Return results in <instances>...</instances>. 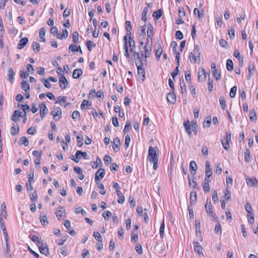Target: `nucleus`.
<instances>
[{"label":"nucleus","instance_id":"21","mask_svg":"<svg viewBox=\"0 0 258 258\" xmlns=\"http://www.w3.org/2000/svg\"><path fill=\"white\" fill-rule=\"evenodd\" d=\"M197 199V193L195 191H192L190 194V204H194Z\"/></svg>","mask_w":258,"mask_h":258},{"label":"nucleus","instance_id":"52","mask_svg":"<svg viewBox=\"0 0 258 258\" xmlns=\"http://www.w3.org/2000/svg\"><path fill=\"white\" fill-rule=\"evenodd\" d=\"M11 130H12V131H11L12 135H16L18 134L19 131V128L17 125V126L14 125L11 127Z\"/></svg>","mask_w":258,"mask_h":258},{"label":"nucleus","instance_id":"28","mask_svg":"<svg viewBox=\"0 0 258 258\" xmlns=\"http://www.w3.org/2000/svg\"><path fill=\"white\" fill-rule=\"evenodd\" d=\"M153 35H154L153 27L152 25L151 24H150L148 28L147 35L149 38H150L152 39L153 38Z\"/></svg>","mask_w":258,"mask_h":258},{"label":"nucleus","instance_id":"29","mask_svg":"<svg viewBox=\"0 0 258 258\" xmlns=\"http://www.w3.org/2000/svg\"><path fill=\"white\" fill-rule=\"evenodd\" d=\"M226 68L229 71H232L233 70V64L231 59H228L227 60Z\"/></svg>","mask_w":258,"mask_h":258},{"label":"nucleus","instance_id":"61","mask_svg":"<svg viewBox=\"0 0 258 258\" xmlns=\"http://www.w3.org/2000/svg\"><path fill=\"white\" fill-rule=\"evenodd\" d=\"M245 209L246 211L247 212L248 215H250L251 213H252L251 207L250 204L246 203L245 205Z\"/></svg>","mask_w":258,"mask_h":258},{"label":"nucleus","instance_id":"30","mask_svg":"<svg viewBox=\"0 0 258 258\" xmlns=\"http://www.w3.org/2000/svg\"><path fill=\"white\" fill-rule=\"evenodd\" d=\"M249 118L251 122H254L256 119V112L254 110H251L249 112Z\"/></svg>","mask_w":258,"mask_h":258},{"label":"nucleus","instance_id":"38","mask_svg":"<svg viewBox=\"0 0 258 258\" xmlns=\"http://www.w3.org/2000/svg\"><path fill=\"white\" fill-rule=\"evenodd\" d=\"M45 34V29L44 28H41L39 31V37L43 42H45V39L44 35Z\"/></svg>","mask_w":258,"mask_h":258},{"label":"nucleus","instance_id":"25","mask_svg":"<svg viewBox=\"0 0 258 258\" xmlns=\"http://www.w3.org/2000/svg\"><path fill=\"white\" fill-rule=\"evenodd\" d=\"M251 159L252 157L250 155V151L247 149L244 152V160L246 162H249Z\"/></svg>","mask_w":258,"mask_h":258},{"label":"nucleus","instance_id":"49","mask_svg":"<svg viewBox=\"0 0 258 258\" xmlns=\"http://www.w3.org/2000/svg\"><path fill=\"white\" fill-rule=\"evenodd\" d=\"M148 12V8H145L142 13V20L146 22L147 21V13Z\"/></svg>","mask_w":258,"mask_h":258},{"label":"nucleus","instance_id":"18","mask_svg":"<svg viewBox=\"0 0 258 258\" xmlns=\"http://www.w3.org/2000/svg\"><path fill=\"white\" fill-rule=\"evenodd\" d=\"M206 79V75L204 69H202L201 71H199L198 80L200 82H204Z\"/></svg>","mask_w":258,"mask_h":258},{"label":"nucleus","instance_id":"10","mask_svg":"<svg viewBox=\"0 0 258 258\" xmlns=\"http://www.w3.org/2000/svg\"><path fill=\"white\" fill-rule=\"evenodd\" d=\"M48 112V109L46 106L45 103L43 102L41 104L40 109V114L41 116V119H43L46 114Z\"/></svg>","mask_w":258,"mask_h":258},{"label":"nucleus","instance_id":"43","mask_svg":"<svg viewBox=\"0 0 258 258\" xmlns=\"http://www.w3.org/2000/svg\"><path fill=\"white\" fill-rule=\"evenodd\" d=\"M0 226L3 231V233L5 237V240H7V237H8V235L6 230V227L5 225V223L1 224Z\"/></svg>","mask_w":258,"mask_h":258},{"label":"nucleus","instance_id":"15","mask_svg":"<svg viewBox=\"0 0 258 258\" xmlns=\"http://www.w3.org/2000/svg\"><path fill=\"white\" fill-rule=\"evenodd\" d=\"M28 42V38L24 37L21 39L18 44V48L21 49L23 48Z\"/></svg>","mask_w":258,"mask_h":258},{"label":"nucleus","instance_id":"48","mask_svg":"<svg viewBox=\"0 0 258 258\" xmlns=\"http://www.w3.org/2000/svg\"><path fill=\"white\" fill-rule=\"evenodd\" d=\"M41 82L43 83L44 86L46 88L49 89L51 88V86L49 83V80H48V78L47 79H42Z\"/></svg>","mask_w":258,"mask_h":258},{"label":"nucleus","instance_id":"55","mask_svg":"<svg viewBox=\"0 0 258 258\" xmlns=\"http://www.w3.org/2000/svg\"><path fill=\"white\" fill-rule=\"evenodd\" d=\"M86 45L88 49L90 51L92 48V46L95 47L96 45L93 44V42L90 40H87L86 43Z\"/></svg>","mask_w":258,"mask_h":258},{"label":"nucleus","instance_id":"46","mask_svg":"<svg viewBox=\"0 0 258 258\" xmlns=\"http://www.w3.org/2000/svg\"><path fill=\"white\" fill-rule=\"evenodd\" d=\"M91 105V102H89L87 100H84L82 102V109L86 108Z\"/></svg>","mask_w":258,"mask_h":258},{"label":"nucleus","instance_id":"1","mask_svg":"<svg viewBox=\"0 0 258 258\" xmlns=\"http://www.w3.org/2000/svg\"><path fill=\"white\" fill-rule=\"evenodd\" d=\"M201 54L200 52V46L198 44L195 45L194 49L189 54L190 61L192 63H195L196 61L200 63L201 60Z\"/></svg>","mask_w":258,"mask_h":258},{"label":"nucleus","instance_id":"12","mask_svg":"<svg viewBox=\"0 0 258 258\" xmlns=\"http://www.w3.org/2000/svg\"><path fill=\"white\" fill-rule=\"evenodd\" d=\"M205 210L208 214L213 217H214V214L213 212V207L210 201L208 202V200L205 205Z\"/></svg>","mask_w":258,"mask_h":258},{"label":"nucleus","instance_id":"56","mask_svg":"<svg viewBox=\"0 0 258 258\" xmlns=\"http://www.w3.org/2000/svg\"><path fill=\"white\" fill-rule=\"evenodd\" d=\"M31 240L34 242H37L38 245L42 244V243L43 242L41 239H40L38 236L35 235H33L32 237Z\"/></svg>","mask_w":258,"mask_h":258},{"label":"nucleus","instance_id":"24","mask_svg":"<svg viewBox=\"0 0 258 258\" xmlns=\"http://www.w3.org/2000/svg\"><path fill=\"white\" fill-rule=\"evenodd\" d=\"M21 88L23 89L26 92H29L30 90V86L29 83L25 81H23L21 82Z\"/></svg>","mask_w":258,"mask_h":258},{"label":"nucleus","instance_id":"23","mask_svg":"<svg viewBox=\"0 0 258 258\" xmlns=\"http://www.w3.org/2000/svg\"><path fill=\"white\" fill-rule=\"evenodd\" d=\"M163 49L161 47L160 43L158 44V47L157 50H156L155 55L157 59V60H159L160 57L162 53Z\"/></svg>","mask_w":258,"mask_h":258},{"label":"nucleus","instance_id":"36","mask_svg":"<svg viewBox=\"0 0 258 258\" xmlns=\"http://www.w3.org/2000/svg\"><path fill=\"white\" fill-rule=\"evenodd\" d=\"M164 228H165V223L164 221L163 220L161 224V226L160 227V236L161 238H163L164 237Z\"/></svg>","mask_w":258,"mask_h":258},{"label":"nucleus","instance_id":"13","mask_svg":"<svg viewBox=\"0 0 258 258\" xmlns=\"http://www.w3.org/2000/svg\"><path fill=\"white\" fill-rule=\"evenodd\" d=\"M68 85V82L67 79L63 74H61L59 79V86L60 88L62 89H64L67 88Z\"/></svg>","mask_w":258,"mask_h":258},{"label":"nucleus","instance_id":"8","mask_svg":"<svg viewBox=\"0 0 258 258\" xmlns=\"http://www.w3.org/2000/svg\"><path fill=\"white\" fill-rule=\"evenodd\" d=\"M38 247L42 254H44L46 256L49 255V249L46 244H43L42 242V244L38 245Z\"/></svg>","mask_w":258,"mask_h":258},{"label":"nucleus","instance_id":"39","mask_svg":"<svg viewBox=\"0 0 258 258\" xmlns=\"http://www.w3.org/2000/svg\"><path fill=\"white\" fill-rule=\"evenodd\" d=\"M197 13L198 16L200 19L203 18L204 17V12L203 10L199 11L198 9L195 8L194 10V13L195 15Z\"/></svg>","mask_w":258,"mask_h":258},{"label":"nucleus","instance_id":"34","mask_svg":"<svg viewBox=\"0 0 258 258\" xmlns=\"http://www.w3.org/2000/svg\"><path fill=\"white\" fill-rule=\"evenodd\" d=\"M162 15V11L161 9L158 10L153 13V17L158 20Z\"/></svg>","mask_w":258,"mask_h":258},{"label":"nucleus","instance_id":"32","mask_svg":"<svg viewBox=\"0 0 258 258\" xmlns=\"http://www.w3.org/2000/svg\"><path fill=\"white\" fill-rule=\"evenodd\" d=\"M81 156V151L78 150L76 152L75 156H73L71 159L74 160L75 162L78 163L79 162V159Z\"/></svg>","mask_w":258,"mask_h":258},{"label":"nucleus","instance_id":"27","mask_svg":"<svg viewBox=\"0 0 258 258\" xmlns=\"http://www.w3.org/2000/svg\"><path fill=\"white\" fill-rule=\"evenodd\" d=\"M19 144L27 146L29 145V141L26 137H22L20 139Z\"/></svg>","mask_w":258,"mask_h":258},{"label":"nucleus","instance_id":"20","mask_svg":"<svg viewBox=\"0 0 258 258\" xmlns=\"http://www.w3.org/2000/svg\"><path fill=\"white\" fill-rule=\"evenodd\" d=\"M56 216L58 220H61V218L65 214V209L63 207H61L60 209L56 211Z\"/></svg>","mask_w":258,"mask_h":258},{"label":"nucleus","instance_id":"35","mask_svg":"<svg viewBox=\"0 0 258 258\" xmlns=\"http://www.w3.org/2000/svg\"><path fill=\"white\" fill-rule=\"evenodd\" d=\"M209 78L208 82V88L209 91L211 92L213 89V81L211 79L210 74H209Z\"/></svg>","mask_w":258,"mask_h":258},{"label":"nucleus","instance_id":"19","mask_svg":"<svg viewBox=\"0 0 258 258\" xmlns=\"http://www.w3.org/2000/svg\"><path fill=\"white\" fill-rule=\"evenodd\" d=\"M183 125H184V126L185 127L186 133L188 134L189 136H190L191 135V126L190 125L189 121L188 120L184 121L183 123Z\"/></svg>","mask_w":258,"mask_h":258},{"label":"nucleus","instance_id":"2","mask_svg":"<svg viewBox=\"0 0 258 258\" xmlns=\"http://www.w3.org/2000/svg\"><path fill=\"white\" fill-rule=\"evenodd\" d=\"M157 151L158 149L157 148H153L152 146L149 147L148 157L149 161L158 159V156L157 154Z\"/></svg>","mask_w":258,"mask_h":258},{"label":"nucleus","instance_id":"53","mask_svg":"<svg viewBox=\"0 0 258 258\" xmlns=\"http://www.w3.org/2000/svg\"><path fill=\"white\" fill-rule=\"evenodd\" d=\"M79 33L77 31L75 32L73 34V41L75 43L79 42Z\"/></svg>","mask_w":258,"mask_h":258},{"label":"nucleus","instance_id":"59","mask_svg":"<svg viewBox=\"0 0 258 258\" xmlns=\"http://www.w3.org/2000/svg\"><path fill=\"white\" fill-rule=\"evenodd\" d=\"M221 143H222L223 148L225 150H228V149L229 148V141H227L226 140L224 141L223 140H221Z\"/></svg>","mask_w":258,"mask_h":258},{"label":"nucleus","instance_id":"5","mask_svg":"<svg viewBox=\"0 0 258 258\" xmlns=\"http://www.w3.org/2000/svg\"><path fill=\"white\" fill-rule=\"evenodd\" d=\"M51 115L53 116V119L57 121L61 118V109L59 107H57L55 110L50 113Z\"/></svg>","mask_w":258,"mask_h":258},{"label":"nucleus","instance_id":"9","mask_svg":"<svg viewBox=\"0 0 258 258\" xmlns=\"http://www.w3.org/2000/svg\"><path fill=\"white\" fill-rule=\"evenodd\" d=\"M167 99L171 104H174L175 103L176 101V96L174 94V91H172V92H170L167 94Z\"/></svg>","mask_w":258,"mask_h":258},{"label":"nucleus","instance_id":"16","mask_svg":"<svg viewBox=\"0 0 258 258\" xmlns=\"http://www.w3.org/2000/svg\"><path fill=\"white\" fill-rule=\"evenodd\" d=\"M194 248L196 252L198 254H203V247L198 242H194Z\"/></svg>","mask_w":258,"mask_h":258},{"label":"nucleus","instance_id":"14","mask_svg":"<svg viewBox=\"0 0 258 258\" xmlns=\"http://www.w3.org/2000/svg\"><path fill=\"white\" fill-rule=\"evenodd\" d=\"M120 146V140L118 138L114 139L112 144V148L114 151L117 152L119 150V147Z\"/></svg>","mask_w":258,"mask_h":258},{"label":"nucleus","instance_id":"37","mask_svg":"<svg viewBox=\"0 0 258 258\" xmlns=\"http://www.w3.org/2000/svg\"><path fill=\"white\" fill-rule=\"evenodd\" d=\"M81 76V69H77L73 72V77L75 79L79 78Z\"/></svg>","mask_w":258,"mask_h":258},{"label":"nucleus","instance_id":"58","mask_svg":"<svg viewBox=\"0 0 258 258\" xmlns=\"http://www.w3.org/2000/svg\"><path fill=\"white\" fill-rule=\"evenodd\" d=\"M40 222L43 225L45 226L48 223V221H47V218L46 216H40Z\"/></svg>","mask_w":258,"mask_h":258},{"label":"nucleus","instance_id":"41","mask_svg":"<svg viewBox=\"0 0 258 258\" xmlns=\"http://www.w3.org/2000/svg\"><path fill=\"white\" fill-rule=\"evenodd\" d=\"M138 239V231H133L131 235V240L136 242Z\"/></svg>","mask_w":258,"mask_h":258},{"label":"nucleus","instance_id":"7","mask_svg":"<svg viewBox=\"0 0 258 258\" xmlns=\"http://www.w3.org/2000/svg\"><path fill=\"white\" fill-rule=\"evenodd\" d=\"M105 170L103 168L99 169L95 173V182L99 181L102 179L105 175Z\"/></svg>","mask_w":258,"mask_h":258},{"label":"nucleus","instance_id":"60","mask_svg":"<svg viewBox=\"0 0 258 258\" xmlns=\"http://www.w3.org/2000/svg\"><path fill=\"white\" fill-rule=\"evenodd\" d=\"M117 233H118V235L119 238L120 239H122L123 238L124 232H123V228L122 227H120L118 229Z\"/></svg>","mask_w":258,"mask_h":258},{"label":"nucleus","instance_id":"63","mask_svg":"<svg viewBox=\"0 0 258 258\" xmlns=\"http://www.w3.org/2000/svg\"><path fill=\"white\" fill-rule=\"evenodd\" d=\"M214 230H215V232L216 233H220V234H221L222 229H221V226L220 224L218 223L216 225Z\"/></svg>","mask_w":258,"mask_h":258},{"label":"nucleus","instance_id":"40","mask_svg":"<svg viewBox=\"0 0 258 258\" xmlns=\"http://www.w3.org/2000/svg\"><path fill=\"white\" fill-rule=\"evenodd\" d=\"M212 74L214 78L216 80H219L221 79L220 73L217 70H215L214 71H212Z\"/></svg>","mask_w":258,"mask_h":258},{"label":"nucleus","instance_id":"50","mask_svg":"<svg viewBox=\"0 0 258 258\" xmlns=\"http://www.w3.org/2000/svg\"><path fill=\"white\" fill-rule=\"evenodd\" d=\"M32 47L34 51L39 52L40 51V44L38 42H33Z\"/></svg>","mask_w":258,"mask_h":258},{"label":"nucleus","instance_id":"31","mask_svg":"<svg viewBox=\"0 0 258 258\" xmlns=\"http://www.w3.org/2000/svg\"><path fill=\"white\" fill-rule=\"evenodd\" d=\"M96 183L97 185V187L101 189L100 191V193L102 195H104L106 193V190L104 189L103 184L102 183H100L99 181L96 182Z\"/></svg>","mask_w":258,"mask_h":258},{"label":"nucleus","instance_id":"45","mask_svg":"<svg viewBox=\"0 0 258 258\" xmlns=\"http://www.w3.org/2000/svg\"><path fill=\"white\" fill-rule=\"evenodd\" d=\"M196 233L197 235L198 236L199 234H201V231L200 230V222L199 221L196 220Z\"/></svg>","mask_w":258,"mask_h":258},{"label":"nucleus","instance_id":"22","mask_svg":"<svg viewBox=\"0 0 258 258\" xmlns=\"http://www.w3.org/2000/svg\"><path fill=\"white\" fill-rule=\"evenodd\" d=\"M69 49L73 53H75L80 50L81 51V46H77L76 44H72L69 46Z\"/></svg>","mask_w":258,"mask_h":258},{"label":"nucleus","instance_id":"64","mask_svg":"<svg viewBox=\"0 0 258 258\" xmlns=\"http://www.w3.org/2000/svg\"><path fill=\"white\" fill-rule=\"evenodd\" d=\"M30 199L32 202H36L37 200V194L36 191H34L30 195Z\"/></svg>","mask_w":258,"mask_h":258},{"label":"nucleus","instance_id":"47","mask_svg":"<svg viewBox=\"0 0 258 258\" xmlns=\"http://www.w3.org/2000/svg\"><path fill=\"white\" fill-rule=\"evenodd\" d=\"M220 105L222 108L224 110L226 108V104L225 100V98L223 97H220L219 99Z\"/></svg>","mask_w":258,"mask_h":258},{"label":"nucleus","instance_id":"3","mask_svg":"<svg viewBox=\"0 0 258 258\" xmlns=\"http://www.w3.org/2000/svg\"><path fill=\"white\" fill-rule=\"evenodd\" d=\"M136 65L138 69V75L141 77H142V81L144 80L145 77V71L143 68V63L142 60H140V62H136Z\"/></svg>","mask_w":258,"mask_h":258},{"label":"nucleus","instance_id":"11","mask_svg":"<svg viewBox=\"0 0 258 258\" xmlns=\"http://www.w3.org/2000/svg\"><path fill=\"white\" fill-rule=\"evenodd\" d=\"M205 176L207 177H211L212 176V169L210 167V162L208 161L206 162L205 164Z\"/></svg>","mask_w":258,"mask_h":258},{"label":"nucleus","instance_id":"17","mask_svg":"<svg viewBox=\"0 0 258 258\" xmlns=\"http://www.w3.org/2000/svg\"><path fill=\"white\" fill-rule=\"evenodd\" d=\"M15 75V72L13 71V69L12 68L9 69L8 71V80L11 82L13 83L14 76Z\"/></svg>","mask_w":258,"mask_h":258},{"label":"nucleus","instance_id":"44","mask_svg":"<svg viewBox=\"0 0 258 258\" xmlns=\"http://www.w3.org/2000/svg\"><path fill=\"white\" fill-rule=\"evenodd\" d=\"M93 236L98 242L102 241V236L99 232H94Z\"/></svg>","mask_w":258,"mask_h":258},{"label":"nucleus","instance_id":"42","mask_svg":"<svg viewBox=\"0 0 258 258\" xmlns=\"http://www.w3.org/2000/svg\"><path fill=\"white\" fill-rule=\"evenodd\" d=\"M180 86L181 88V93L183 94L186 93V86L183 80H182V82L181 80H180Z\"/></svg>","mask_w":258,"mask_h":258},{"label":"nucleus","instance_id":"62","mask_svg":"<svg viewBox=\"0 0 258 258\" xmlns=\"http://www.w3.org/2000/svg\"><path fill=\"white\" fill-rule=\"evenodd\" d=\"M58 100L55 102V103H59V104H61L62 102H65L67 100L66 96H59L58 98Z\"/></svg>","mask_w":258,"mask_h":258},{"label":"nucleus","instance_id":"54","mask_svg":"<svg viewBox=\"0 0 258 258\" xmlns=\"http://www.w3.org/2000/svg\"><path fill=\"white\" fill-rule=\"evenodd\" d=\"M236 90H237V88H236V86H235L231 88L230 92V97L234 98L235 96Z\"/></svg>","mask_w":258,"mask_h":258},{"label":"nucleus","instance_id":"51","mask_svg":"<svg viewBox=\"0 0 258 258\" xmlns=\"http://www.w3.org/2000/svg\"><path fill=\"white\" fill-rule=\"evenodd\" d=\"M42 155V151H41L39 154V156L34 160V163L36 166L39 165L40 164L41 157Z\"/></svg>","mask_w":258,"mask_h":258},{"label":"nucleus","instance_id":"26","mask_svg":"<svg viewBox=\"0 0 258 258\" xmlns=\"http://www.w3.org/2000/svg\"><path fill=\"white\" fill-rule=\"evenodd\" d=\"M125 29L126 30L127 35L130 36H131V23L130 21H126L125 22Z\"/></svg>","mask_w":258,"mask_h":258},{"label":"nucleus","instance_id":"57","mask_svg":"<svg viewBox=\"0 0 258 258\" xmlns=\"http://www.w3.org/2000/svg\"><path fill=\"white\" fill-rule=\"evenodd\" d=\"M185 78L187 83H190L191 81L190 73L189 71H186L184 73Z\"/></svg>","mask_w":258,"mask_h":258},{"label":"nucleus","instance_id":"33","mask_svg":"<svg viewBox=\"0 0 258 258\" xmlns=\"http://www.w3.org/2000/svg\"><path fill=\"white\" fill-rule=\"evenodd\" d=\"M189 170L190 171L193 170L196 172L197 170V165L196 163L194 161H191L189 164ZM196 172L194 173L195 174Z\"/></svg>","mask_w":258,"mask_h":258},{"label":"nucleus","instance_id":"4","mask_svg":"<svg viewBox=\"0 0 258 258\" xmlns=\"http://www.w3.org/2000/svg\"><path fill=\"white\" fill-rule=\"evenodd\" d=\"M144 51H141V54L142 56H144L145 58L150 57L152 52V46L151 45H149V42L148 41L144 47Z\"/></svg>","mask_w":258,"mask_h":258},{"label":"nucleus","instance_id":"6","mask_svg":"<svg viewBox=\"0 0 258 258\" xmlns=\"http://www.w3.org/2000/svg\"><path fill=\"white\" fill-rule=\"evenodd\" d=\"M246 181L249 186L258 187V180L256 178L248 177L246 179Z\"/></svg>","mask_w":258,"mask_h":258}]
</instances>
